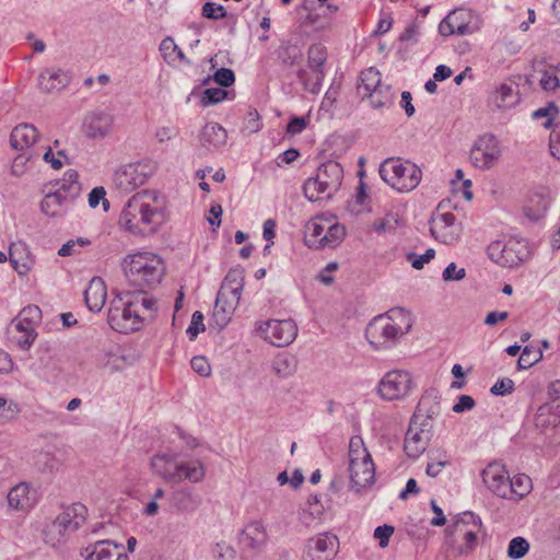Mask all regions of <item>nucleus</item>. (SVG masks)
<instances>
[{
	"label": "nucleus",
	"instance_id": "f257e3e1",
	"mask_svg": "<svg viewBox=\"0 0 560 560\" xmlns=\"http://www.w3.org/2000/svg\"><path fill=\"white\" fill-rule=\"evenodd\" d=\"M163 203L154 190L135 194L125 205L119 223L133 234L154 233L163 221Z\"/></svg>",
	"mask_w": 560,
	"mask_h": 560
},
{
	"label": "nucleus",
	"instance_id": "f03ea898",
	"mask_svg": "<svg viewBox=\"0 0 560 560\" xmlns=\"http://www.w3.org/2000/svg\"><path fill=\"white\" fill-rule=\"evenodd\" d=\"M412 327L411 314L396 307L374 317L365 329V336L375 349L387 348Z\"/></svg>",
	"mask_w": 560,
	"mask_h": 560
},
{
	"label": "nucleus",
	"instance_id": "7ed1b4c3",
	"mask_svg": "<svg viewBox=\"0 0 560 560\" xmlns=\"http://www.w3.org/2000/svg\"><path fill=\"white\" fill-rule=\"evenodd\" d=\"M128 283L140 291L155 288L165 275L163 260L152 253L129 255L122 262Z\"/></svg>",
	"mask_w": 560,
	"mask_h": 560
},
{
	"label": "nucleus",
	"instance_id": "20e7f679",
	"mask_svg": "<svg viewBox=\"0 0 560 560\" xmlns=\"http://www.w3.org/2000/svg\"><path fill=\"white\" fill-rule=\"evenodd\" d=\"M86 508L82 503H73L62 511L43 529V537L47 545L56 548L65 544L86 520Z\"/></svg>",
	"mask_w": 560,
	"mask_h": 560
},
{
	"label": "nucleus",
	"instance_id": "39448f33",
	"mask_svg": "<svg viewBox=\"0 0 560 560\" xmlns=\"http://www.w3.org/2000/svg\"><path fill=\"white\" fill-rule=\"evenodd\" d=\"M342 177L343 170L338 162L322 163L315 177H311L304 183V196L312 202L330 199L339 190Z\"/></svg>",
	"mask_w": 560,
	"mask_h": 560
},
{
	"label": "nucleus",
	"instance_id": "423d86ee",
	"mask_svg": "<svg viewBox=\"0 0 560 560\" xmlns=\"http://www.w3.org/2000/svg\"><path fill=\"white\" fill-rule=\"evenodd\" d=\"M378 172L385 183L400 192L413 190L422 178V172L415 163L400 158L386 159Z\"/></svg>",
	"mask_w": 560,
	"mask_h": 560
},
{
	"label": "nucleus",
	"instance_id": "0eeeda50",
	"mask_svg": "<svg viewBox=\"0 0 560 560\" xmlns=\"http://www.w3.org/2000/svg\"><path fill=\"white\" fill-rule=\"evenodd\" d=\"M107 320L114 330L128 334L140 329L143 315L125 292L112 301Z\"/></svg>",
	"mask_w": 560,
	"mask_h": 560
},
{
	"label": "nucleus",
	"instance_id": "6e6552de",
	"mask_svg": "<svg viewBox=\"0 0 560 560\" xmlns=\"http://www.w3.org/2000/svg\"><path fill=\"white\" fill-rule=\"evenodd\" d=\"M413 388V380L408 371L393 370L387 372L378 383V394L384 400H401Z\"/></svg>",
	"mask_w": 560,
	"mask_h": 560
},
{
	"label": "nucleus",
	"instance_id": "1a4fd4ad",
	"mask_svg": "<svg viewBox=\"0 0 560 560\" xmlns=\"http://www.w3.org/2000/svg\"><path fill=\"white\" fill-rule=\"evenodd\" d=\"M257 331L276 347L291 345L298 336V326L293 319H269L257 325Z\"/></svg>",
	"mask_w": 560,
	"mask_h": 560
},
{
	"label": "nucleus",
	"instance_id": "9d476101",
	"mask_svg": "<svg viewBox=\"0 0 560 560\" xmlns=\"http://www.w3.org/2000/svg\"><path fill=\"white\" fill-rule=\"evenodd\" d=\"M502 154L499 141L493 135L486 133L479 137L470 150V161L480 170L494 167Z\"/></svg>",
	"mask_w": 560,
	"mask_h": 560
},
{
	"label": "nucleus",
	"instance_id": "9b49d317",
	"mask_svg": "<svg viewBox=\"0 0 560 560\" xmlns=\"http://www.w3.org/2000/svg\"><path fill=\"white\" fill-rule=\"evenodd\" d=\"M151 175V168L144 163H131L118 168L114 176L113 183L120 194H129L136 188L142 186Z\"/></svg>",
	"mask_w": 560,
	"mask_h": 560
},
{
	"label": "nucleus",
	"instance_id": "f8f14e48",
	"mask_svg": "<svg viewBox=\"0 0 560 560\" xmlns=\"http://www.w3.org/2000/svg\"><path fill=\"white\" fill-rule=\"evenodd\" d=\"M481 526V518L474 514L472 512H465L457 520L447 527L446 532L448 534L454 533H463L465 545L459 548V553H468L470 552L477 544V536L474 528H479Z\"/></svg>",
	"mask_w": 560,
	"mask_h": 560
},
{
	"label": "nucleus",
	"instance_id": "ddd939ff",
	"mask_svg": "<svg viewBox=\"0 0 560 560\" xmlns=\"http://www.w3.org/2000/svg\"><path fill=\"white\" fill-rule=\"evenodd\" d=\"M482 481L494 495L505 499L510 498L509 480L510 475L504 465L493 462L487 465L481 472Z\"/></svg>",
	"mask_w": 560,
	"mask_h": 560
},
{
	"label": "nucleus",
	"instance_id": "4468645a",
	"mask_svg": "<svg viewBox=\"0 0 560 560\" xmlns=\"http://www.w3.org/2000/svg\"><path fill=\"white\" fill-rule=\"evenodd\" d=\"M85 560H129L121 544L112 540H98L81 550Z\"/></svg>",
	"mask_w": 560,
	"mask_h": 560
},
{
	"label": "nucleus",
	"instance_id": "2eb2a0df",
	"mask_svg": "<svg viewBox=\"0 0 560 560\" xmlns=\"http://www.w3.org/2000/svg\"><path fill=\"white\" fill-rule=\"evenodd\" d=\"M338 547L339 540L336 535L322 533L308 540L306 557L308 560H332Z\"/></svg>",
	"mask_w": 560,
	"mask_h": 560
},
{
	"label": "nucleus",
	"instance_id": "dca6fc26",
	"mask_svg": "<svg viewBox=\"0 0 560 560\" xmlns=\"http://www.w3.org/2000/svg\"><path fill=\"white\" fill-rule=\"evenodd\" d=\"M455 220V215L451 212L438 214L430 222L431 235L444 244H453L458 240L460 232Z\"/></svg>",
	"mask_w": 560,
	"mask_h": 560
},
{
	"label": "nucleus",
	"instance_id": "f3484780",
	"mask_svg": "<svg viewBox=\"0 0 560 560\" xmlns=\"http://www.w3.org/2000/svg\"><path fill=\"white\" fill-rule=\"evenodd\" d=\"M350 488L355 492L369 489L375 481V465L373 460L349 463Z\"/></svg>",
	"mask_w": 560,
	"mask_h": 560
},
{
	"label": "nucleus",
	"instance_id": "a211bd4d",
	"mask_svg": "<svg viewBox=\"0 0 560 560\" xmlns=\"http://www.w3.org/2000/svg\"><path fill=\"white\" fill-rule=\"evenodd\" d=\"M468 18L469 13L466 10H453L440 22L439 33L444 37L453 34L466 35L472 33Z\"/></svg>",
	"mask_w": 560,
	"mask_h": 560
},
{
	"label": "nucleus",
	"instance_id": "6ab92c4d",
	"mask_svg": "<svg viewBox=\"0 0 560 560\" xmlns=\"http://www.w3.org/2000/svg\"><path fill=\"white\" fill-rule=\"evenodd\" d=\"M178 465L175 454H156L151 459L153 472L171 483L179 482Z\"/></svg>",
	"mask_w": 560,
	"mask_h": 560
},
{
	"label": "nucleus",
	"instance_id": "aec40b11",
	"mask_svg": "<svg viewBox=\"0 0 560 560\" xmlns=\"http://www.w3.org/2000/svg\"><path fill=\"white\" fill-rule=\"evenodd\" d=\"M228 141L226 130L218 122H207L200 133L199 142L207 151H217L223 148Z\"/></svg>",
	"mask_w": 560,
	"mask_h": 560
},
{
	"label": "nucleus",
	"instance_id": "412c9836",
	"mask_svg": "<svg viewBox=\"0 0 560 560\" xmlns=\"http://www.w3.org/2000/svg\"><path fill=\"white\" fill-rule=\"evenodd\" d=\"M8 334L11 340L23 350L30 349L37 336L35 327L20 316L12 319Z\"/></svg>",
	"mask_w": 560,
	"mask_h": 560
},
{
	"label": "nucleus",
	"instance_id": "4be33fe9",
	"mask_svg": "<svg viewBox=\"0 0 560 560\" xmlns=\"http://www.w3.org/2000/svg\"><path fill=\"white\" fill-rule=\"evenodd\" d=\"M72 201L73 199H70L69 195L66 194V185L60 184L55 192H49L43 198L40 209L46 215L59 217Z\"/></svg>",
	"mask_w": 560,
	"mask_h": 560
},
{
	"label": "nucleus",
	"instance_id": "5701e85b",
	"mask_svg": "<svg viewBox=\"0 0 560 560\" xmlns=\"http://www.w3.org/2000/svg\"><path fill=\"white\" fill-rule=\"evenodd\" d=\"M308 67L313 70L315 82L310 89L312 93H318L320 90L322 81L324 80V63L327 58L326 48L320 44L311 45L307 51Z\"/></svg>",
	"mask_w": 560,
	"mask_h": 560
},
{
	"label": "nucleus",
	"instance_id": "b1692460",
	"mask_svg": "<svg viewBox=\"0 0 560 560\" xmlns=\"http://www.w3.org/2000/svg\"><path fill=\"white\" fill-rule=\"evenodd\" d=\"M171 503L180 513H192L202 503L201 497L189 488H180L172 492Z\"/></svg>",
	"mask_w": 560,
	"mask_h": 560
},
{
	"label": "nucleus",
	"instance_id": "393cba45",
	"mask_svg": "<svg viewBox=\"0 0 560 560\" xmlns=\"http://www.w3.org/2000/svg\"><path fill=\"white\" fill-rule=\"evenodd\" d=\"M107 298V289L104 280L100 277L91 279L84 291V301L88 308L92 312H100Z\"/></svg>",
	"mask_w": 560,
	"mask_h": 560
},
{
	"label": "nucleus",
	"instance_id": "a878e982",
	"mask_svg": "<svg viewBox=\"0 0 560 560\" xmlns=\"http://www.w3.org/2000/svg\"><path fill=\"white\" fill-rule=\"evenodd\" d=\"M113 124V115L104 112L92 113L85 118L86 133L91 138H104L112 131Z\"/></svg>",
	"mask_w": 560,
	"mask_h": 560
},
{
	"label": "nucleus",
	"instance_id": "bb28decb",
	"mask_svg": "<svg viewBox=\"0 0 560 560\" xmlns=\"http://www.w3.org/2000/svg\"><path fill=\"white\" fill-rule=\"evenodd\" d=\"M520 101L517 88L513 84H500L489 96V103L498 109H508Z\"/></svg>",
	"mask_w": 560,
	"mask_h": 560
},
{
	"label": "nucleus",
	"instance_id": "cd10ccee",
	"mask_svg": "<svg viewBox=\"0 0 560 560\" xmlns=\"http://www.w3.org/2000/svg\"><path fill=\"white\" fill-rule=\"evenodd\" d=\"M240 301L233 299L231 296H222L221 293L218 292L217 300L214 303L212 319L217 326L223 328L230 322L236 306Z\"/></svg>",
	"mask_w": 560,
	"mask_h": 560
},
{
	"label": "nucleus",
	"instance_id": "c85d7f7f",
	"mask_svg": "<svg viewBox=\"0 0 560 560\" xmlns=\"http://www.w3.org/2000/svg\"><path fill=\"white\" fill-rule=\"evenodd\" d=\"M267 538L264 524L259 521H254L244 528L241 541L246 548L257 550L266 544Z\"/></svg>",
	"mask_w": 560,
	"mask_h": 560
},
{
	"label": "nucleus",
	"instance_id": "c756f323",
	"mask_svg": "<svg viewBox=\"0 0 560 560\" xmlns=\"http://www.w3.org/2000/svg\"><path fill=\"white\" fill-rule=\"evenodd\" d=\"M243 288L244 270L241 268H233L226 273L219 293H221L222 296H231L240 301Z\"/></svg>",
	"mask_w": 560,
	"mask_h": 560
},
{
	"label": "nucleus",
	"instance_id": "7c9ffc66",
	"mask_svg": "<svg viewBox=\"0 0 560 560\" xmlns=\"http://www.w3.org/2000/svg\"><path fill=\"white\" fill-rule=\"evenodd\" d=\"M69 81L68 73L60 69L56 71L45 69L38 77L39 88L48 93L62 90L69 84Z\"/></svg>",
	"mask_w": 560,
	"mask_h": 560
},
{
	"label": "nucleus",
	"instance_id": "2f4dec72",
	"mask_svg": "<svg viewBox=\"0 0 560 560\" xmlns=\"http://www.w3.org/2000/svg\"><path fill=\"white\" fill-rule=\"evenodd\" d=\"M37 137L38 132L33 125L21 124L12 130L10 143L15 150H23L33 145Z\"/></svg>",
	"mask_w": 560,
	"mask_h": 560
},
{
	"label": "nucleus",
	"instance_id": "473e14b6",
	"mask_svg": "<svg viewBox=\"0 0 560 560\" xmlns=\"http://www.w3.org/2000/svg\"><path fill=\"white\" fill-rule=\"evenodd\" d=\"M503 259L501 266L514 268L517 267L527 257V247L523 242L510 240L504 243Z\"/></svg>",
	"mask_w": 560,
	"mask_h": 560
},
{
	"label": "nucleus",
	"instance_id": "72a5a7b5",
	"mask_svg": "<svg viewBox=\"0 0 560 560\" xmlns=\"http://www.w3.org/2000/svg\"><path fill=\"white\" fill-rule=\"evenodd\" d=\"M9 259L19 275H26L33 266L27 247L22 242L13 243L10 246Z\"/></svg>",
	"mask_w": 560,
	"mask_h": 560
},
{
	"label": "nucleus",
	"instance_id": "f704fd0d",
	"mask_svg": "<svg viewBox=\"0 0 560 560\" xmlns=\"http://www.w3.org/2000/svg\"><path fill=\"white\" fill-rule=\"evenodd\" d=\"M177 474L179 475V482L187 480L192 483H199L205 479L206 465L198 458L182 460L179 462Z\"/></svg>",
	"mask_w": 560,
	"mask_h": 560
},
{
	"label": "nucleus",
	"instance_id": "c9c22d12",
	"mask_svg": "<svg viewBox=\"0 0 560 560\" xmlns=\"http://www.w3.org/2000/svg\"><path fill=\"white\" fill-rule=\"evenodd\" d=\"M430 441V436L408 428L404 446L407 456L418 458L427 450Z\"/></svg>",
	"mask_w": 560,
	"mask_h": 560
},
{
	"label": "nucleus",
	"instance_id": "e433bc0d",
	"mask_svg": "<svg viewBox=\"0 0 560 560\" xmlns=\"http://www.w3.org/2000/svg\"><path fill=\"white\" fill-rule=\"evenodd\" d=\"M440 397L434 390L427 392L420 398L413 416L417 419L420 417L435 418L440 415Z\"/></svg>",
	"mask_w": 560,
	"mask_h": 560
},
{
	"label": "nucleus",
	"instance_id": "4c0bfd02",
	"mask_svg": "<svg viewBox=\"0 0 560 560\" xmlns=\"http://www.w3.org/2000/svg\"><path fill=\"white\" fill-rule=\"evenodd\" d=\"M9 506L16 511H26L33 505L27 483L21 482L14 486L8 493Z\"/></svg>",
	"mask_w": 560,
	"mask_h": 560
},
{
	"label": "nucleus",
	"instance_id": "58836bf2",
	"mask_svg": "<svg viewBox=\"0 0 560 560\" xmlns=\"http://www.w3.org/2000/svg\"><path fill=\"white\" fill-rule=\"evenodd\" d=\"M361 83L358 85L357 90L359 95L364 98L369 94L375 92L377 89L383 88L381 84L382 77L381 72L375 68H369L361 72Z\"/></svg>",
	"mask_w": 560,
	"mask_h": 560
},
{
	"label": "nucleus",
	"instance_id": "ea45409f",
	"mask_svg": "<svg viewBox=\"0 0 560 560\" xmlns=\"http://www.w3.org/2000/svg\"><path fill=\"white\" fill-rule=\"evenodd\" d=\"M508 489H510V498L506 499L520 501L530 493L533 482L527 475L517 474L513 478L510 477Z\"/></svg>",
	"mask_w": 560,
	"mask_h": 560
},
{
	"label": "nucleus",
	"instance_id": "a19ab883",
	"mask_svg": "<svg viewBox=\"0 0 560 560\" xmlns=\"http://www.w3.org/2000/svg\"><path fill=\"white\" fill-rule=\"evenodd\" d=\"M346 236V230L345 228L339 223H331L328 221L327 228L325 231V234L323 235V238H320L322 242L318 240L315 241V248H324V247H330L335 248L337 245H339L342 240Z\"/></svg>",
	"mask_w": 560,
	"mask_h": 560
},
{
	"label": "nucleus",
	"instance_id": "79ce46f5",
	"mask_svg": "<svg viewBox=\"0 0 560 560\" xmlns=\"http://www.w3.org/2000/svg\"><path fill=\"white\" fill-rule=\"evenodd\" d=\"M127 295L130 298L133 304L138 305V310H140V313L143 315V322L144 320H152L155 316V304L156 301L153 298H150L145 294V291L138 292H126Z\"/></svg>",
	"mask_w": 560,
	"mask_h": 560
},
{
	"label": "nucleus",
	"instance_id": "37998d69",
	"mask_svg": "<svg viewBox=\"0 0 560 560\" xmlns=\"http://www.w3.org/2000/svg\"><path fill=\"white\" fill-rule=\"evenodd\" d=\"M298 361L289 353L278 354L272 361V371L282 378L293 375L296 371Z\"/></svg>",
	"mask_w": 560,
	"mask_h": 560
},
{
	"label": "nucleus",
	"instance_id": "c03bdc74",
	"mask_svg": "<svg viewBox=\"0 0 560 560\" xmlns=\"http://www.w3.org/2000/svg\"><path fill=\"white\" fill-rule=\"evenodd\" d=\"M328 220L323 219L320 217L315 218L307 222L306 224V240L305 243L308 247L315 248V241L317 238H323L327 228ZM322 242L320 240H318Z\"/></svg>",
	"mask_w": 560,
	"mask_h": 560
},
{
	"label": "nucleus",
	"instance_id": "a18cd8bd",
	"mask_svg": "<svg viewBox=\"0 0 560 560\" xmlns=\"http://www.w3.org/2000/svg\"><path fill=\"white\" fill-rule=\"evenodd\" d=\"M539 84L544 91L550 92L560 88V62L557 65H548L541 71Z\"/></svg>",
	"mask_w": 560,
	"mask_h": 560
},
{
	"label": "nucleus",
	"instance_id": "49530a36",
	"mask_svg": "<svg viewBox=\"0 0 560 560\" xmlns=\"http://www.w3.org/2000/svg\"><path fill=\"white\" fill-rule=\"evenodd\" d=\"M373 460L370 452L359 435L352 436L349 442V463Z\"/></svg>",
	"mask_w": 560,
	"mask_h": 560
},
{
	"label": "nucleus",
	"instance_id": "de8ad7c7",
	"mask_svg": "<svg viewBox=\"0 0 560 560\" xmlns=\"http://www.w3.org/2000/svg\"><path fill=\"white\" fill-rule=\"evenodd\" d=\"M447 465H450V458L445 452L430 453L425 472L430 477H436Z\"/></svg>",
	"mask_w": 560,
	"mask_h": 560
},
{
	"label": "nucleus",
	"instance_id": "09e8293b",
	"mask_svg": "<svg viewBox=\"0 0 560 560\" xmlns=\"http://www.w3.org/2000/svg\"><path fill=\"white\" fill-rule=\"evenodd\" d=\"M366 97L370 98L371 106L373 108L380 109L393 104L394 93L392 92L390 86L385 85L369 94Z\"/></svg>",
	"mask_w": 560,
	"mask_h": 560
},
{
	"label": "nucleus",
	"instance_id": "8fccbe9b",
	"mask_svg": "<svg viewBox=\"0 0 560 560\" xmlns=\"http://www.w3.org/2000/svg\"><path fill=\"white\" fill-rule=\"evenodd\" d=\"M160 51L167 62L184 60L185 55L171 37L164 38L160 44Z\"/></svg>",
	"mask_w": 560,
	"mask_h": 560
},
{
	"label": "nucleus",
	"instance_id": "3c124183",
	"mask_svg": "<svg viewBox=\"0 0 560 560\" xmlns=\"http://www.w3.org/2000/svg\"><path fill=\"white\" fill-rule=\"evenodd\" d=\"M542 359V351L540 349H535L530 346H526L521 357L517 361V368L520 370H526L532 368L534 364L539 362Z\"/></svg>",
	"mask_w": 560,
	"mask_h": 560
},
{
	"label": "nucleus",
	"instance_id": "603ef678",
	"mask_svg": "<svg viewBox=\"0 0 560 560\" xmlns=\"http://www.w3.org/2000/svg\"><path fill=\"white\" fill-rule=\"evenodd\" d=\"M528 541L523 537H515L509 544L508 556L512 559H521L528 552Z\"/></svg>",
	"mask_w": 560,
	"mask_h": 560
},
{
	"label": "nucleus",
	"instance_id": "864d4df0",
	"mask_svg": "<svg viewBox=\"0 0 560 560\" xmlns=\"http://www.w3.org/2000/svg\"><path fill=\"white\" fill-rule=\"evenodd\" d=\"M228 96V92L221 88L206 89L201 95L200 103L207 107L222 102Z\"/></svg>",
	"mask_w": 560,
	"mask_h": 560
},
{
	"label": "nucleus",
	"instance_id": "5fc2aeb1",
	"mask_svg": "<svg viewBox=\"0 0 560 560\" xmlns=\"http://www.w3.org/2000/svg\"><path fill=\"white\" fill-rule=\"evenodd\" d=\"M78 173L74 170H68L65 173L61 184L66 185V194L69 195L70 199H74L80 192V184L78 182Z\"/></svg>",
	"mask_w": 560,
	"mask_h": 560
},
{
	"label": "nucleus",
	"instance_id": "6e6d98bb",
	"mask_svg": "<svg viewBox=\"0 0 560 560\" xmlns=\"http://www.w3.org/2000/svg\"><path fill=\"white\" fill-rule=\"evenodd\" d=\"M433 421V418L420 417V419H417L416 416H412L409 423V429H416L418 432L423 433L432 439Z\"/></svg>",
	"mask_w": 560,
	"mask_h": 560
},
{
	"label": "nucleus",
	"instance_id": "4d7b16f0",
	"mask_svg": "<svg viewBox=\"0 0 560 560\" xmlns=\"http://www.w3.org/2000/svg\"><path fill=\"white\" fill-rule=\"evenodd\" d=\"M91 244V241L85 237H78L77 240H69L58 250V255L61 257L71 256L77 253L75 246L84 247Z\"/></svg>",
	"mask_w": 560,
	"mask_h": 560
},
{
	"label": "nucleus",
	"instance_id": "13d9d810",
	"mask_svg": "<svg viewBox=\"0 0 560 560\" xmlns=\"http://www.w3.org/2000/svg\"><path fill=\"white\" fill-rule=\"evenodd\" d=\"M234 548L225 541L217 542L212 547V555L219 560H232L235 557Z\"/></svg>",
	"mask_w": 560,
	"mask_h": 560
},
{
	"label": "nucleus",
	"instance_id": "bf43d9fd",
	"mask_svg": "<svg viewBox=\"0 0 560 560\" xmlns=\"http://www.w3.org/2000/svg\"><path fill=\"white\" fill-rule=\"evenodd\" d=\"M202 15L207 19L220 20L226 16V10L221 4L206 2L202 7Z\"/></svg>",
	"mask_w": 560,
	"mask_h": 560
},
{
	"label": "nucleus",
	"instance_id": "052dcab7",
	"mask_svg": "<svg viewBox=\"0 0 560 560\" xmlns=\"http://www.w3.org/2000/svg\"><path fill=\"white\" fill-rule=\"evenodd\" d=\"M203 330V315L201 312L196 311L191 316V322L186 330V334L188 335L190 340H194L198 336V334Z\"/></svg>",
	"mask_w": 560,
	"mask_h": 560
},
{
	"label": "nucleus",
	"instance_id": "680f3d73",
	"mask_svg": "<svg viewBox=\"0 0 560 560\" xmlns=\"http://www.w3.org/2000/svg\"><path fill=\"white\" fill-rule=\"evenodd\" d=\"M435 252L433 248H429L425 250L423 255H416L413 253H409L407 255V260L411 264L415 269H422L424 264L429 262L434 258Z\"/></svg>",
	"mask_w": 560,
	"mask_h": 560
},
{
	"label": "nucleus",
	"instance_id": "e2e57ef3",
	"mask_svg": "<svg viewBox=\"0 0 560 560\" xmlns=\"http://www.w3.org/2000/svg\"><path fill=\"white\" fill-rule=\"evenodd\" d=\"M213 80L220 86L229 88L235 82V75L231 69L220 68L213 73Z\"/></svg>",
	"mask_w": 560,
	"mask_h": 560
},
{
	"label": "nucleus",
	"instance_id": "0e129e2a",
	"mask_svg": "<svg viewBox=\"0 0 560 560\" xmlns=\"http://www.w3.org/2000/svg\"><path fill=\"white\" fill-rule=\"evenodd\" d=\"M18 316L35 327L42 318V311L36 305H28L24 307Z\"/></svg>",
	"mask_w": 560,
	"mask_h": 560
},
{
	"label": "nucleus",
	"instance_id": "69168bd1",
	"mask_svg": "<svg viewBox=\"0 0 560 560\" xmlns=\"http://www.w3.org/2000/svg\"><path fill=\"white\" fill-rule=\"evenodd\" d=\"M398 225V218L392 213L374 222L373 228L377 233L395 230Z\"/></svg>",
	"mask_w": 560,
	"mask_h": 560
},
{
	"label": "nucleus",
	"instance_id": "338daca9",
	"mask_svg": "<svg viewBox=\"0 0 560 560\" xmlns=\"http://www.w3.org/2000/svg\"><path fill=\"white\" fill-rule=\"evenodd\" d=\"M190 364L191 369L200 376L208 377L211 374V365L205 357H194Z\"/></svg>",
	"mask_w": 560,
	"mask_h": 560
},
{
	"label": "nucleus",
	"instance_id": "774afa93",
	"mask_svg": "<svg viewBox=\"0 0 560 560\" xmlns=\"http://www.w3.org/2000/svg\"><path fill=\"white\" fill-rule=\"evenodd\" d=\"M549 148L551 154L560 161V121L555 124L550 133Z\"/></svg>",
	"mask_w": 560,
	"mask_h": 560
}]
</instances>
